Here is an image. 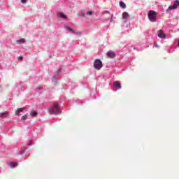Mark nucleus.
Segmentation results:
<instances>
[{
    "mask_svg": "<svg viewBox=\"0 0 179 179\" xmlns=\"http://www.w3.org/2000/svg\"><path fill=\"white\" fill-rule=\"evenodd\" d=\"M157 13L155 11L150 10L148 13V19L150 22H156Z\"/></svg>",
    "mask_w": 179,
    "mask_h": 179,
    "instance_id": "obj_3",
    "label": "nucleus"
},
{
    "mask_svg": "<svg viewBox=\"0 0 179 179\" xmlns=\"http://www.w3.org/2000/svg\"><path fill=\"white\" fill-rule=\"evenodd\" d=\"M25 108H18L17 110H15V114L17 115H19V114H20V113H22V111H23V110H24Z\"/></svg>",
    "mask_w": 179,
    "mask_h": 179,
    "instance_id": "obj_10",
    "label": "nucleus"
},
{
    "mask_svg": "<svg viewBox=\"0 0 179 179\" xmlns=\"http://www.w3.org/2000/svg\"><path fill=\"white\" fill-rule=\"evenodd\" d=\"M9 166H11V167H16V166H17V162H11L9 164Z\"/></svg>",
    "mask_w": 179,
    "mask_h": 179,
    "instance_id": "obj_14",
    "label": "nucleus"
},
{
    "mask_svg": "<svg viewBox=\"0 0 179 179\" xmlns=\"http://www.w3.org/2000/svg\"><path fill=\"white\" fill-rule=\"evenodd\" d=\"M22 3H26L27 0H21Z\"/></svg>",
    "mask_w": 179,
    "mask_h": 179,
    "instance_id": "obj_20",
    "label": "nucleus"
},
{
    "mask_svg": "<svg viewBox=\"0 0 179 179\" xmlns=\"http://www.w3.org/2000/svg\"><path fill=\"white\" fill-rule=\"evenodd\" d=\"M21 120H23L24 121L25 120H27V115H24V116H22V117H21Z\"/></svg>",
    "mask_w": 179,
    "mask_h": 179,
    "instance_id": "obj_16",
    "label": "nucleus"
},
{
    "mask_svg": "<svg viewBox=\"0 0 179 179\" xmlns=\"http://www.w3.org/2000/svg\"><path fill=\"white\" fill-rule=\"evenodd\" d=\"M87 15H93V12L92 11H87Z\"/></svg>",
    "mask_w": 179,
    "mask_h": 179,
    "instance_id": "obj_18",
    "label": "nucleus"
},
{
    "mask_svg": "<svg viewBox=\"0 0 179 179\" xmlns=\"http://www.w3.org/2000/svg\"><path fill=\"white\" fill-rule=\"evenodd\" d=\"M29 145H33V141H30Z\"/></svg>",
    "mask_w": 179,
    "mask_h": 179,
    "instance_id": "obj_22",
    "label": "nucleus"
},
{
    "mask_svg": "<svg viewBox=\"0 0 179 179\" xmlns=\"http://www.w3.org/2000/svg\"><path fill=\"white\" fill-rule=\"evenodd\" d=\"M58 17H62V18H63V19H66V15H65L64 13H59V14H58Z\"/></svg>",
    "mask_w": 179,
    "mask_h": 179,
    "instance_id": "obj_12",
    "label": "nucleus"
},
{
    "mask_svg": "<svg viewBox=\"0 0 179 179\" xmlns=\"http://www.w3.org/2000/svg\"><path fill=\"white\" fill-rule=\"evenodd\" d=\"M120 6L121 8H122L123 9H125V8H127V4H125V3H124V1H120Z\"/></svg>",
    "mask_w": 179,
    "mask_h": 179,
    "instance_id": "obj_11",
    "label": "nucleus"
},
{
    "mask_svg": "<svg viewBox=\"0 0 179 179\" xmlns=\"http://www.w3.org/2000/svg\"><path fill=\"white\" fill-rule=\"evenodd\" d=\"M49 113H52V114H55L56 115H59L61 114V109L59 108V106L57 102L53 103V106L49 108Z\"/></svg>",
    "mask_w": 179,
    "mask_h": 179,
    "instance_id": "obj_1",
    "label": "nucleus"
},
{
    "mask_svg": "<svg viewBox=\"0 0 179 179\" xmlns=\"http://www.w3.org/2000/svg\"><path fill=\"white\" fill-rule=\"evenodd\" d=\"M104 13H105V14L110 13V11H108V10H105V11H104Z\"/></svg>",
    "mask_w": 179,
    "mask_h": 179,
    "instance_id": "obj_21",
    "label": "nucleus"
},
{
    "mask_svg": "<svg viewBox=\"0 0 179 179\" xmlns=\"http://www.w3.org/2000/svg\"><path fill=\"white\" fill-rule=\"evenodd\" d=\"M66 30L68 31H73V29H72V28H71V27H66Z\"/></svg>",
    "mask_w": 179,
    "mask_h": 179,
    "instance_id": "obj_17",
    "label": "nucleus"
},
{
    "mask_svg": "<svg viewBox=\"0 0 179 179\" xmlns=\"http://www.w3.org/2000/svg\"><path fill=\"white\" fill-rule=\"evenodd\" d=\"M8 117V111L3 112L0 114V118H6Z\"/></svg>",
    "mask_w": 179,
    "mask_h": 179,
    "instance_id": "obj_9",
    "label": "nucleus"
},
{
    "mask_svg": "<svg viewBox=\"0 0 179 179\" xmlns=\"http://www.w3.org/2000/svg\"><path fill=\"white\" fill-rule=\"evenodd\" d=\"M24 41H25L24 38H22L20 40L17 41V43L18 44H24Z\"/></svg>",
    "mask_w": 179,
    "mask_h": 179,
    "instance_id": "obj_13",
    "label": "nucleus"
},
{
    "mask_svg": "<svg viewBox=\"0 0 179 179\" xmlns=\"http://www.w3.org/2000/svg\"><path fill=\"white\" fill-rule=\"evenodd\" d=\"M107 55L109 58H115V52L113 51L108 52Z\"/></svg>",
    "mask_w": 179,
    "mask_h": 179,
    "instance_id": "obj_7",
    "label": "nucleus"
},
{
    "mask_svg": "<svg viewBox=\"0 0 179 179\" xmlns=\"http://www.w3.org/2000/svg\"><path fill=\"white\" fill-rule=\"evenodd\" d=\"M158 37H159V38H166V34H164L163 30H159Z\"/></svg>",
    "mask_w": 179,
    "mask_h": 179,
    "instance_id": "obj_6",
    "label": "nucleus"
},
{
    "mask_svg": "<svg viewBox=\"0 0 179 179\" xmlns=\"http://www.w3.org/2000/svg\"><path fill=\"white\" fill-rule=\"evenodd\" d=\"M179 6V1H176L173 3V5L170 6L169 8L166 10V12L169 13L170 10H174V9H177Z\"/></svg>",
    "mask_w": 179,
    "mask_h": 179,
    "instance_id": "obj_4",
    "label": "nucleus"
},
{
    "mask_svg": "<svg viewBox=\"0 0 179 179\" xmlns=\"http://www.w3.org/2000/svg\"><path fill=\"white\" fill-rule=\"evenodd\" d=\"M94 66L95 69H96L97 71H100V69H101L103 68V62H101L99 59H96L94 61Z\"/></svg>",
    "mask_w": 179,
    "mask_h": 179,
    "instance_id": "obj_2",
    "label": "nucleus"
},
{
    "mask_svg": "<svg viewBox=\"0 0 179 179\" xmlns=\"http://www.w3.org/2000/svg\"><path fill=\"white\" fill-rule=\"evenodd\" d=\"M30 115H31V117H36V115H37V113L32 112V113H30Z\"/></svg>",
    "mask_w": 179,
    "mask_h": 179,
    "instance_id": "obj_15",
    "label": "nucleus"
},
{
    "mask_svg": "<svg viewBox=\"0 0 179 179\" xmlns=\"http://www.w3.org/2000/svg\"><path fill=\"white\" fill-rule=\"evenodd\" d=\"M178 47H179V41H178Z\"/></svg>",
    "mask_w": 179,
    "mask_h": 179,
    "instance_id": "obj_23",
    "label": "nucleus"
},
{
    "mask_svg": "<svg viewBox=\"0 0 179 179\" xmlns=\"http://www.w3.org/2000/svg\"><path fill=\"white\" fill-rule=\"evenodd\" d=\"M128 17H129V14H128V13H127V12H124L122 13V19H124V20H127V19H128Z\"/></svg>",
    "mask_w": 179,
    "mask_h": 179,
    "instance_id": "obj_8",
    "label": "nucleus"
},
{
    "mask_svg": "<svg viewBox=\"0 0 179 179\" xmlns=\"http://www.w3.org/2000/svg\"><path fill=\"white\" fill-rule=\"evenodd\" d=\"M22 59H23V57L19 56L18 57V61H22Z\"/></svg>",
    "mask_w": 179,
    "mask_h": 179,
    "instance_id": "obj_19",
    "label": "nucleus"
},
{
    "mask_svg": "<svg viewBox=\"0 0 179 179\" xmlns=\"http://www.w3.org/2000/svg\"><path fill=\"white\" fill-rule=\"evenodd\" d=\"M113 86L115 87V89H121V83L118 81H115L113 83Z\"/></svg>",
    "mask_w": 179,
    "mask_h": 179,
    "instance_id": "obj_5",
    "label": "nucleus"
}]
</instances>
